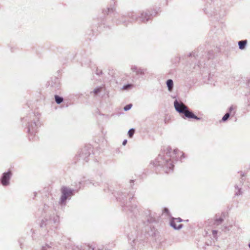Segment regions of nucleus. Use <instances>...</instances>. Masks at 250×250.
I'll return each instance as SVG.
<instances>
[{
	"label": "nucleus",
	"mask_w": 250,
	"mask_h": 250,
	"mask_svg": "<svg viewBox=\"0 0 250 250\" xmlns=\"http://www.w3.org/2000/svg\"><path fill=\"white\" fill-rule=\"evenodd\" d=\"M61 191L62 193V195L61 198V202L62 203L65 201L68 197L72 195V191L71 189L63 187L62 188Z\"/></svg>",
	"instance_id": "f257e3e1"
},
{
	"label": "nucleus",
	"mask_w": 250,
	"mask_h": 250,
	"mask_svg": "<svg viewBox=\"0 0 250 250\" xmlns=\"http://www.w3.org/2000/svg\"><path fill=\"white\" fill-rule=\"evenodd\" d=\"M174 105L175 109L179 113H183L185 111L188 109V107L186 106L183 103L175 101Z\"/></svg>",
	"instance_id": "f03ea898"
},
{
	"label": "nucleus",
	"mask_w": 250,
	"mask_h": 250,
	"mask_svg": "<svg viewBox=\"0 0 250 250\" xmlns=\"http://www.w3.org/2000/svg\"><path fill=\"white\" fill-rule=\"evenodd\" d=\"M224 221V215H216L214 217L213 220H212L211 225L214 227H216L220 225Z\"/></svg>",
	"instance_id": "7ed1b4c3"
},
{
	"label": "nucleus",
	"mask_w": 250,
	"mask_h": 250,
	"mask_svg": "<svg viewBox=\"0 0 250 250\" xmlns=\"http://www.w3.org/2000/svg\"><path fill=\"white\" fill-rule=\"evenodd\" d=\"M12 173L9 171L6 173H4L3 176L1 178V182L3 186H7L9 184V180L11 177Z\"/></svg>",
	"instance_id": "20e7f679"
},
{
	"label": "nucleus",
	"mask_w": 250,
	"mask_h": 250,
	"mask_svg": "<svg viewBox=\"0 0 250 250\" xmlns=\"http://www.w3.org/2000/svg\"><path fill=\"white\" fill-rule=\"evenodd\" d=\"M171 226L175 229L181 228L182 224L181 220L178 218L173 219L170 222Z\"/></svg>",
	"instance_id": "39448f33"
},
{
	"label": "nucleus",
	"mask_w": 250,
	"mask_h": 250,
	"mask_svg": "<svg viewBox=\"0 0 250 250\" xmlns=\"http://www.w3.org/2000/svg\"><path fill=\"white\" fill-rule=\"evenodd\" d=\"M183 113L184 114L186 117H187L188 118H193V119H195L197 120L200 119L199 118H198L192 112L189 111L188 110V108Z\"/></svg>",
	"instance_id": "423d86ee"
},
{
	"label": "nucleus",
	"mask_w": 250,
	"mask_h": 250,
	"mask_svg": "<svg viewBox=\"0 0 250 250\" xmlns=\"http://www.w3.org/2000/svg\"><path fill=\"white\" fill-rule=\"evenodd\" d=\"M167 84L168 87V90L171 91L173 86V83L172 80H168L167 82Z\"/></svg>",
	"instance_id": "0eeeda50"
},
{
	"label": "nucleus",
	"mask_w": 250,
	"mask_h": 250,
	"mask_svg": "<svg viewBox=\"0 0 250 250\" xmlns=\"http://www.w3.org/2000/svg\"><path fill=\"white\" fill-rule=\"evenodd\" d=\"M247 43V41H241L238 42L239 46L240 49H243Z\"/></svg>",
	"instance_id": "6e6552de"
},
{
	"label": "nucleus",
	"mask_w": 250,
	"mask_h": 250,
	"mask_svg": "<svg viewBox=\"0 0 250 250\" xmlns=\"http://www.w3.org/2000/svg\"><path fill=\"white\" fill-rule=\"evenodd\" d=\"M55 99L56 102L58 104L61 103L63 101V98L59 97L58 95L55 96Z\"/></svg>",
	"instance_id": "1a4fd4ad"
},
{
	"label": "nucleus",
	"mask_w": 250,
	"mask_h": 250,
	"mask_svg": "<svg viewBox=\"0 0 250 250\" xmlns=\"http://www.w3.org/2000/svg\"><path fill=\"white\" fill-rule=\"evenodd\" d=\"M134 132L135 130L133 129H131L128 131V134L130 138H131L133 136Z\"/></svg>",
	"instance_id": "9d476101"
},
{
	"label": "nucleus",
	"mask_w": 250,
	"mask_h": 250,
	"mask_svg": "<svg viewBox=\"0 0 250 250\" xmlns=\"http://www.w3.org/2000/svg\"><path fill=\"white\" fill-rule=\"evenodd\" d=\"M229 113H226L224 116L222 118V120L223 121H226V120H227V119L229 118Z\"/></svg>",
	"instance_id": "9b49d317"
},
{
	"label": "nucleus",
	"mask_w": 250,
	"mask_h": 250,
	"mask_svg": "<svg viewBox=\"0 0 250 250\" xmlns=\"http://www.w3.org/2000/svg\"><path fill=\"white\" fill-rule=\"evenodd\" d=\"M132 85L131 84H127V85H124L122 88L123 90H126L131 87H132Z\"/></svg>",
	"instance_id": "f8f14e48"
},
{
	"label": "nucleus",
	"mask_w": 250,
	"mask_h": 250,
	"mask_svg": "<svg viewBox=\"0 0 250 250\" xmlns=\"http://www.w3.org/2000/svg\"><path fill=\"white\" fill-rule=\"evenodd\" d=\"M132 106V104H128L127 105H126L125 107H124V109L125 110H128L129 109H130L131 108Z\"/></svg>",
	"instance_id": "ddd939ff"
},
{
	"label": "nucleus",
	"mask_w": 250,
	"mask_h": 250,
	"mask_svg": "<svg viewBox=\"0 0 250 250\" xmlns=\"http://www.w3.org/2000/svg\"><path fill=\"white\" fill-rule=\"evenodd\" d=\"M212 232L213 235L215 237L217 233V231L215 230H213Z\"/></svg>",
	"instance_id": "4468645a"
},
{
	"label": "nucleus",
	"mask_w": 250,
	"mask_h": 250,
	"mask_svg": "<svg viewBox=\"0 0 250 250\" xmlns=\"http://www.w3.org/2000/svg\"><path fill=\"white\" fill-rule=\"evenodd\" d=\"M100 89H96L94 90V93L95 94H97L98 92H100Z\"/></svg>",
	"instance_id": "2eb2a0df"
},
{
	"label": "nucleus",
	"mask_w": 250,
	"mask_h": 250,
	"mask_svg": "<svg viewBox=\"0 0 250 250\" xmlns=\"http://www.w3.org/2000/svg\"><path fill=\"white\" fill-rule=\"evenodd\" d=\"M126 143H127V140H125V141L123 142V145L125 146V144H126Z\"/></svg>",
	"instance_id": "dca6fc26"
},
{
	"label": "nucleus",
	"mask_w": 250,
	"mask_h": 250,
	"mask_svg": "<svg viewBox=\"0 0 250 250\" xmlns=\"http://www.w3.org/2000/svg\"><path fill=\"white\" fill-rule=\"evenodd\" d=\"M249 248H250V244H249Z\"/></svg>",
	"instance_id": "f3484780"
}]
</instances>
